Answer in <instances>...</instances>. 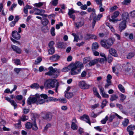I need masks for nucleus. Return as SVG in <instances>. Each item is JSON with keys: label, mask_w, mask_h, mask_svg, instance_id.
<instances>
[{"label": "nucleus", "mask_w": 135, "mask_h": 135, "mask_svg": "<svg viewBox=\"0 0 135 135\" xmlns=\"http://www.w3.org/2000/svg\"><path fill=\"white\" fill-rule=\"evenodd\" d=\"M21 120L23 121H25L28 119V117L25 115H23L21 117Z\"/></svg>", "instance_id": "nucleus-42"}, {"label": "nucleus", "mask_w": 135, "mask_h": 135, "mask_svg": "<svg viewBox=\"0 0 135 135\" xmlns=\"http://www.w3.org/2000/svg\"><path fill=\"white\" fill-rule=\"evenodd\" d=\"M129 123V120L127 118L124 119V120L122 122V125L124 127H126L127 126Z\"/></svg>", "instance_id": "nucleus-32"}, {"label": "nucleus", "mask_w": 135, "mask_h": 135, "mask_svg": "<svg viewBox=\"0 0 135 135\" xmlns=\"http://www.w3.org/2000/svg\"><path fill=\"white\" fill-rule=\"evenodd\" d=\"M113 58L110 55H109L108 56L107 60L108 62L109 63H110L112 61Z\"/></svg>", "instance_id": "nucleus-49"}, {"label": "nucleus", "mask_w": 135, "mask_h": 135, "mask_svg": "<svg viewBox=\"0 0 135 135\" xmlns=\"http://www.w3.org/2000/svg\"><path fill=\"white\" fill-rule=\"evenodd\" d=\"M106 40H102L100 41L101 44L103 47L106 49L107 47L106 45Z\"/></svg>", "instance_id": "nucleus-35"}, {"label": "nucleus", "mask_w": 135, "mask_h": 135, "mask_svg": "<svg viewBox=\"0 0 135 135\" xmlns=\"http://www.w3.org/2000/svg\"><path fill=\"white\" fill-rule=\"evenodd\" d=\"M107 47L106 49H108L114 43V41L111 39H110L108 40H106Z\"/></svg>", "instance_id": "nucleus-15"}, {"label": "nucleus", "mask_w": 135, "mask_h": 135, "mask_svg": "<svg viewBox=\"0 0 135 135\" xmlns=\"http://www.w3.org/2000/svg\"><path fill=\"white\" fill-rule=\"evenodd\" d=\"M111 96L110 100L112 101L116 100L118 98V97L116 94H112L111 95Z\"/></svg>", "instance_id": "nucleus-27"}, {"label": "nucleus", "mask_w": 135, "mask_h": 135, "mask_svg": "<svg viewBox=\"0 0 135 135\" xmlns=\"http://www.w3.org/2000/svg\"><path fill=\"white\" fill-rule=\"evenodd\" d=\"M84 23L83 21H80L75 23L76 26L78 28L81 27L84 25Z\"/></svg>", "instance_id": "nucleus-28"}, {"label": "nucleus", "mask_w": 135, "mask_h": 135, "mask_svg": "<svg viewBox=\"0 0 135 135\" xmlns=\"http://www.w3.org/2000/svg\"><path fill=\"white\" fill-rule=\"evenodd\" d=\"M72 122L71 125V128L74 130H76L78 129V126L76 124L77 121L75 118H74L72 120Z\"/></svg>", "instance_id": "nucleus-12"}, {"label": "nucleus", "mask_w": 135, "mask_h": 135, "mask_svg": "<svg viewBox=\"0 0 135 135\" xmlns=\"http://www.w3.org/2000/svg\"><path fill=\"white\" fill-rule=\"evenodd\" d=\"M99 47L98 44L97 42H95L93 44L92 46V49L93 51H95Z\"/></svg>", "instance_id": "nucleus-23"}, {"label": "nucleus", "mask_w": 135, "mask_h": 135, "mask_svg": "<svg viewBox=\"0 0 135 135\" xmlns=\"http://www.w3.org/2000/svg\"><path fill=\"white\" fill-rule=\"evenodd\" d=\"M73 95L72 93H66L65 94V97L68 99L70 98H71Z\"/></svg>", "instance_id": "nucleus-34"}, {"label": "nucleus", "mask_w": 135, "mask_h": 135, "mask_svg": "<svg viewBox=\"0 0 135 135\" xmlns=\"http://www.w3.org/2000/svg\"><path fill=\"white\" fill-rule=\"evenodd\" d=\"M25 125L26 128L28 129L31 128L32 126V124L29 122L26 123Z\"/></svg>", "instance_id": "nucleus-39"}, {"label": "nucleus", "mask_w": 135, "mask_h": 135, "mask_svg": "<svg viewBox=\"0 0 135 135\" xmlns=\"http://www.w3.org/2000/svg\"><path fill=\"white\" fill-rule=\"evenodd\" d=\"M135 129V126L134 125H131L128 127L127 128V131H132Z\"/></svg>", "instance_id": "nucleus-36"}, {"label": "nucleus", "mask_w": 135, "mask_h": 135, "mask_svg": "<svg viewBox=\"0 0 135 135\" xmlns=\"http://www.w3.org/2000/svg\"><path fill=\"white\" fill-rule=\"evenodd\" d=\"M22 70V69L21 68H15L14 69V71L16 72V73L18 74L19 73L20 71H21Z\"/></svg>", "instance_id": "nucleus-51"}, {"label": "nucleus", "mask_w": 135, "mask_h": 135, "mask_svg": "<svg viewBox=\"0 0 135 135\" xmlns=\"http://www.w3.org/2000/svg\"><path fill=\"white\" fill-rule=\"evenodd\" d=\"M58 0H52L50 4L54 6H56L58 4Z\"/></svg>", "instance_id": "nucleus-30"}, {"label": "nucleus", "mask_w": 135, "mask_h": 135, "mask_svg": "<svg viewBox=\"0 0 135 135\" xmlns=\"http://www.w3.org/2000/svg\"><path fill=\"white\" fill-rule=\"evenodd\" d=\"M57 81L56 79H49L46 80L44 84V86L50 88L51 87L52 88L55 87L57 85Z\"/></svg>", "instance_id": "nucleus-3"}, {"label": "nucleus", "mask_w": 135, "mask_h": 135, "mask_svg": "<svg viewBox=\"0 0 135 135\" xmlns=\"http://www.w3.org/2000/svg\"><path fill=\"white\" fill-rule=\"evenodd\" d=\"M43 118L47 120H50L52 119V114L50 113H47L43 117Z\"/></svg>", "instance_id": "nucleus-16"}, {"label": "nucleus", "mask_w": 135, "mask_h": 135, "mask_svg": "<svg viewBox=\"0 0 135 135\" xmlns=\"http://www.w3.org/2000/svg\"><path fill=\"white\" fill-rule=\"evenodd\" d=\"M119 97H120V100L122 102H123L126 98V96L122 94L119 95Z\"/></svg>", "instance_id": "nucleus-38"}, {"label": "nucleus", "mask_w": 135, "mask_h": 135, "mask_svg": "<svg viewBox=\"0 0 135 135\" xmlns=\"http://www.w3.org/2000/svg\"><path fill=\"white\" fill-rule=\"evenodd\" d=\"M48 69L49 71L45 73V75L51 76L54 78H56L60 74V69L53 68L52 66L50 67Z\"/></svg>", "instance_id": "nucleus-1"}, {"label": "nucleus", "mask_w": 135, "mask_h": 135, "mask_svg": "<svg viewBox=\"0 0 135 135\" xmlns=\"http://www.w3.org/2000/svg\"><path fill=\"white\" fill-rule=\"evenodd\" d=\"M118 8L117 7L115 6L110 8V11L113 12L116 9Z\"/></svg>", "instance_id": "nucleus-62"}, {"label": "nucleus", "mask_w": 135, "mask_h": 135, "mask_svg": "<svg viewBox=\"0 0 135 135\" xmlns=\"http://www.w3.org/2000/svg\"><path fill=\"white\" fill-rule=\"evenodd\" d=\"M94 128L99 132H101L102 129V128H101L99 126L95 127H94Z\"/></svg>", "instance_id": "nucleus-64"}, {"label": "nucleus", "mask_w": 135, "mask_h": 135, "mask_svg": "<svg viewBox=\"0 0 135 135\" xmlns=\"http://www.w3.org/2000/svg\"><path fill=\"white\" fill-rule=\"evenodd\" d=\"M98 63L97 59H95L91 61L88 64L90 66L94 65Z\"/></svg>", "instance_id": "nucleus-26"}, {"label": "nucleus", "mask_w": 135, "mask_h": 135, "mask_svg": "<svg viewBox=\"0 0 135 135\" xmlns=\"http://www.w3.org/2000/svg\"><path fill=\"white\" fill-rule=\"evenodd\" d=\"M12 37L14 38H11V40L14 43H17L18 44H20V43L18 41L15 40V39L17 40H19L21 37L20 35L16 31H12Z\"/></svg>", "instance_id": "nucleus-4"}, {"label": "nucleus", "mask_w": 135, "mask_h": 135, "mask_svg": "<svg viewBox=\"0 0 135 135\" xmlns=\"http://www.w3.org/2000/svg\"><path fill=\"white\" fill-rule=\"evenodd\" d=\"M14 63L16 65H20V59H16L13 60Z\"/></svg>", "instance_id": "nucleus-46"}, {"label": "nucleus", "mask_w": 135, "mask_h": 135, "mask_svg": "<svg viewBox=\"0 0 135 135\" xmlns=\"http://www.w3.org/2000/svg\"><path fill=\"white\" fill-rule=\"evenodd\" d=\"M79 86L81 88L84 89H88L90 86L89 85L87 84L85 81H83L79 82Z\"/></svg>", "instance_id": "nucleus-5"}, {"label": "nucleus", "mask_w": 135, "mask_h": 135, "mask_svg": "<svg viewBox=\"0 0 135 135\" xmlns=\"http://www.w3.org/2000/svg\"><path fill=\"white\" fill-rule=\"evenodd\" d=\"M116 105L117 107L119 108V109L121 110L122 112L124 113V111L123 110V107L122 105L120 104H117Z\"/></svg>", "instance_id": "nucleus-57"}, {"label": "nucleus", "mask_w": 135, "mask_h": 135, "mask_svg": "<svg viewBox=\"0 0 135 135\" xmlns=\"http://www.w3.org/2000/svg\"><path fill=\"white\" fill-rule=\"evenodd\" d=\"M55 30V29L54 27H52L50 30L51 33L53 36H54L55 35V33L54 32Z\"/></svg>", "instance_id": "nucleus-55"}, {"label": "nucleus", "mask_w": 135, "mask_h": 135, "mask_svg": "<svg viewBox=\"0 0 135 135\" xmlns=\"http://www.w3.org/2000/svg\"><path fill=\"white\" fill-rule=\"evenodd\" d=\"M39 86V85L37 83L33 84L30 86V87L32 88H34L36 89H38Z\"/></svg>", "instance_id": "nucleus-33"}, {"label": "nucleus", "mask_w": 135, "mask_h": 135, "mask_svg": "<svg viewBox=\"0 0 135 135\" xmlns=\"http://www.w3.org/2000/svg\"><path fill=\"white\" fill-rule=\"evenodd\" d=\"M75 12V11L74 10L73 8L69 9V12L68 13L69 17L72 18L73 20H74L75 19V15L73 14Z\"/></svg>", "instance_id": "nucleus-6"}, {"label": "nucleus", "mask_w": 135, "mask_h": 135, "mask_svg": "<svg viewBox=\"0 0 135 135\" xmlns=\"http://www.w3.org/2000/svg\"><path fill=\"white\" fill-rule=\"evenodd\" d=\"M90 20H91L93 18V22H92V27L93 28L97 20V15L94 13L91 14L90 16Z\"/></svg>", "instance_id": "nucleus-8"}, {"label": "nucleus", "mask_w": 135, "mask_h": 135, "mask_svg": "<svg viewBox=\"0 0 135 135\" xmlns=\"http://www.w3.org/2000/svg\"><path fill=\"white\" fill-rule=\"evenodd\" d=\"M118 88L122 92L124 93L125 91V89L124 87L121 84H119L118 85Z\"/></svg>", "instance_id": "nucleus-40"}, {"label": "nucleus", "mask_w": 135, "mask_h": 135, "mask_svg": "<svg viewBox=\"0 0 135 135\" xmlns=\"http://www.w3.org/2000/svg\"><path fill=\"white\" fill-rule=\"evenodd\" d=\"M107 83L106 84L105 86V88H108L109 86L112 85L111 81H107Z\"/></svg>", "instance_id": "nucleus-44"}, {"label": "nucleus", "mask_w": 135, "mask_h": 135, "mask_svg": "<svg viewBox=\"0 0 135 135\" xmlns=\"http://www.w3.org/2000/svg\"><path fill=\"white\" fill-rule=\"evenodd\" d=\"M115 115H111L109 117V122H111L115 118Z\"/></svg>", "instance_id": "nucleus-54"}, {"label": "nucleus", "mask_w": 135, "mask_h": 135, "mask_svg": "<svg viewBox=\"0 0 135 135\" xmlns=\"http://www.w3.org/2000/svg\"><path fill=\"white\" fill-rule=\"evenodd\" d=\"M107 81H111L110 80L112 79V76L110 74H108L107 76Z\"/></svg>", "instance_id": "nucleus-63"}, {"label": "nucleus", "mask_w": 135, "mask_h": 135, "mask_svg": "<svg viewBox=\"0 0 135 135\" xmlns=\"http://www.w3.org/2000/svg\"><path fill=\"white\" fill-rule=\"evenodd\" d=\"M126 27V22L125 21H122L119 24V31L122 32L124 30Z\"/></svg>", "instance_id": "nucleus-9"}, {"label": "nucleus", "mask_w": 135, "mask_h": 135, "mask_svg": "<svg viewBox=\"0 0 135 135\" xmlns=\"http://www.w3.org/2000/svg\"><path fill=\"white\" fill-rule=\"evenodd\" d=\"M108 119V117L107 116H106L105 118H104L101 121V123L102 124H105L106 123Z\"/></svg>", "instance_id": "nucleus-48"}, {"label": "nucleus", "mask_w": 135, "mask_h": 135, "mask_svg": "<svg viewBox=\"0 0 135 135\" xmlns=\"http://www.w3.org/2000/svg\"><path fill=\"white\" fill-rule=\"evenodd\" d=\"M131 1V0H124V1L122 3L124 4L127 5L128 3H130Z\"/></svg>", "instance_id": "nucleus-59"}, {"label": "nucleus", "mask_w": 135, "mask_h": 135, "mask_svg": "<svg viewBox=\"0 0 135 135\" xmlns=\"http://www.w3.org/2000/svg\"><path fill=\"white\" fill-rule=\"evenodd\" d=\"M74 66L76 68L78 69L81 70V68L83 67V63L79 61L76 62L75 63L74 65Z\"/></svg>", "instance_id": "nucleus-17"}, {"label": "nucleus", "mask_w": 135, "mask_h": 135, "mask_svg": "<svg viewBox=\"0 0 135 135\" xmlns=\"http://www.w3.org/2000/svg\"><path fill=\"white\" fill-rule=\"evenodd\" d=\"M43 4L42 2H40L38 3H35L34 4V6L37 7H40L42 6Z\"/></svg>", "instance_id": "nucleus-56"}, {"label": "nucleus", "mask_w": 135, "mask_h": 135, "mask_svg": "<svg viewBox=\"0 0 135 135\" xmlns=\"http://www.w3.org/2000/svg\"><path fill=\"white\" fill-rule=\"evenodd\" d=\"M57 48L64 49L65 48V44L63 42H59L57 43Z\"/></svg>", "instance_id": "nucleus-20"}, {"label": "nucleus", "mask_w": 135, "mask_h": 135, "mask_svg": "<svg viewBox=\"0 0 135 135\" xmlns=\"http://www.w3.org/2000/svg\"><path fill=\"white\" fill-rule=\"evenodd\" d=\"M32 128L33 130L34 131H36L38 129V128L36 124V121H35L33 124H32Z\"/></svg>", "instance_id": "nucleus-37"}, {"label": "nucleus", "mask_w": 135, "mask_h": 135, "mask_svg": "<svg viewBox=\"0 0 135 135\" xmlns=\"http://www.w3.org/2000/svg\"><path fill=\"white\" fill-rule=\"evenodd\" d=\"M119 12L118 11H116L114 12L113 13V15H112V19H115L117 18L119 15Z\"/></svg>", "instance_id": "nucleus-31"}, {"label": "nucleus", "mask_w": 135, "mask_h": 135, "mask_svg": "<svg viewBox=\"0 0 135 135\" xmlns=\"http://www.w3.org/2000/svg\"><path fill=\"white\" fill-rule=\"evenodd\" d=\"M134 55V52H131L128 53L127 55V59H131L133 57Z\"/></svg>", "instance_id": "nucleus-25"}, {"label": "nucleus", "mask_w": 135, "mask_h": 135, "mask_svg": "<svg viewBox=\"0 0 135 135\" xmlns=\"http://www.w3.org/2000/svg\"><path fill=\"white\" fill-rule=\"evenodd\" d=\"M33 10L36 12V13H35V15H42L43 14L45 13V12L44 10L39 9L35 8H33Z\"/></svg>", "instance_id": "nucleus-13"}, {"label": "nucleus", "mask_w": 135, "mask_h": 135, "mask_svg": "<svg viewBox=\"0 0 135 135\" xmlns=\"http://www.w3.org/2000/svg\"><path fill=\"white\" fill-rule=\"evenodd\" d=\"M69 70V69L68 67L64 68L61 70V71L63 72H66Z\"/></svg>", "instance_id": "nucleus-60"}, {"label": "nucleus", "mask_w": 135, "mask_h": 135, "mask_svg": "<svg viewBox=\"0 0 135 135\" xmlns=\"http://www.w3.org/2000/svg\"><path fill=\"white\" fill-rule=\"evenodd\" d=\"M35 96L37 97L36 104L37 105L41 104L44 103L45 102V99L47 98V95L44 94L39 95L38 94H36Z\"/></svg>", "instance_id": "nucleus-2"}, {"label": "nucleus", "mask_w": 135, "mask_h": 135, "mask_svg": "<svg viewBox=\"0 0 135 135\" xmlns=\"http://www.w3.org/2000/svg\"><path fill=\"white\" fill-rule=\"evenodd\" d=\"M48 50L49 54L52 55L55 52V49L54 47L50 48Z\"/></svg>", "instance_id": "nucleus-41"}, {"label": "nucleus", "mask_w": 135, "mask_h": 135, "mask_svg": "<svg viewBox=\"0 0 135 135\" xmlns=\"http://www.w3.org/2000/svg\"><path fill=\"white\" fill-rule=\"evenodd\" d=\"M17 5L15 3H13L12 4L11 6V7L9 9V11H11V10L13 11V9L15 8L16 6Z\"/></svg>", "instance_id": "nucleus-61"}, {"label": "nucleus", "mask_w": 135, "mask_h": 135, "mask_svg": "<svg viewBox=\"0 0 135 135\" xmlns=\"http://www.w3.org/2000/svg\"><path fill=\"white\" fill-rule=\"evenodd\" d=\"M128 17L129 14L127 12L123 13L122 15V19L123 20V21H125L126 22Z\"/></svg>", "instance_id": "nucleus-22"}, {"label": "nucleus", "mask_w": 135, "mask_h": 135, "mask_svg": "<svg viewBox=\"0 0 135 135\" xmlns=\"http://www.w3.org/2000/svg\"><path fill=\"white\" fill-rule=\"evenodd\" d=\"M42 60V59L40 57H38L36 60H35V62L36 64H37L40 62Z\"/></svg>", "instance_id": "nucleus-58"}, {"label": "nucleus", "mask_w": 135, "mask_h": 135, "mask_svg": "<svg viewBox=\"0 0 135 135\" xmlns=\"http://www.w3.org/2000/svg\"><path fill=\"white\" fill-rule=\"evenodd\" d=\"M72 35H73L74 37V41H76V42H78L79 39V36L76 35L75 33H72Z\"/></svg>", "instance_id": "nucleus-43"}, {"label": "nucleus", "mask_w": 135, "mask_h": 135, "mask_svg": "<svg viewBox=\"0 0 135 135\" xmlns=\"http://www.w3.org/2000/svg\"><path fill=\"white\" fill-rule=\"evenodd\" d=\"M98 63L99 62L100 63H102L105 60V58H99L97 59Z\"/></svg>", "instance_id": "nucleus-47"}, {"label": "nucleus", "mask_w": 135, "mask_h": 135, "mask_svg": "<svg viewBox=\"0 0 135 135\" xmlns=\"http://www.w3.org/2000/svg\"><path fill=\"white\" fill-rule=\"evenodd\" d=\"M107 103V101L106 99H105L102 101V105L101 106L102 109H103L104 107L106 105Z\"/></svg>", "instance_id": "nucleus-45"}, {"label": "nucleus", "mask_w": 135, "mask_h": 135, "mask_svg": "<svg viewBox=\"0 0 135 135\" xmlns=\"http://www.w3.org/2000/svg\"><path fill=\"white\" fill-rule=\"evenodd\" d=\"M131 65L128 62L127 63L125 66V70L126 71L128 72L130 71L131 68Z\"/></svg>", "instance_id": "nucleus-21"}, {"label": "nucleus", "mask_w": 135, "mask_h": 135, "mask_svg": "<svg viewBox=\"0 0 135 135\" xmlns=\"http://www.w3.org/2000/svg\"><path fill=\"white\" fill-rule=\"evenodd\" d=\"M60 56L57 54H55L52 55L50 57V59L53 61L58 60L60 58Z\"/></svg>", "instance_id": "nucleus-18"}, {"label": "nucleus", "mask_w": 135, "mask_h": 135, "mask_svg": "<svg viewBox=\"0 0 135 135\" xmlns=\"http://www.w3.org/2000/svg\"><path fill=\"white\" fill-rule=\"evenodd\" d=\"M11 47L13 51L17 53L20 54L21 53L22 50L18 46L14 45H12Z\"/></svg>", "instance_id": "nucleus-10"}, {"label": "nucleus", "mask_w": 135, "mask_h": 135, "mask_svg": "<svg viewBox=\"0 0 135 135\" xmlns=\"http://www.w3.org/2000/svg\"><path fill=\"white\" fill-rule=\"evenodd\" d=\"M41 22L43 25L46 26L48 24L49 21L47 19L45 18L43 19L41 21Z\"/></svg>", "instance_id": "nucleus-29"}, {"label": "nucleus", "mask_w": 135, "mask_h": 135, "mask_svg": "<svg viewBox=\"0 0 135 135\" xmlns=\"http://www.w3.org/2000/svg\"><path fill=\"white\" fill-rule=\"evenodd\" d=\"M81 119L82 120H84L86 122L88 123L90 125H91L89 117L86 114H84L80 117Z\"/></svg>", "instance_id": "nucleus-14"}, {"label": "nucleus", "mask_w": 135, "mask_h": 135, "mask_svg": "<svg viewBox=\"0 0 135 135\" xmlns=\"http://www.w3.org/2000/svg\"><path fill=\"white\" fill-rule=\"evenodd\" d=\"M102 1L103 0H95V1L96 2L97 4L100 5V7L102 6Z\"/></svg>", "instance_id": "nucleus-50"}, {"label": "nucleus", "mask_w": 135, "mask_h": 135, "mask_svg": "<svg viewBox=\"0 0 135 135\" xmlns=\"http://www.w3.org/2000/svg\"><path fill=\"white\" fill-rule=\"evenodd\" d=\"M10 103L11 105L14 107V109H15L17 107V104L14 100H12Z\"/></svg>", "instance_id": "nucleus-52"}, {"label": "nucleus", "mask_w": 135, "mask_h": 135, "mask_svg": "<svg viewBox=\"0 0 135 135\" xmlns=\"http://www.w3.org/2000/svg\"><path fill=\"white\" fill-rule=\"evenodd\" d=\"M93 90L94 94L97 97L101 99V97L97 91V89L95 88H94L93 89Z\"/></svg>", "instance_id": "nucleus-24"}, {"label": "nucleus", "mask_w": 135, "mask_h": 135, "mask_svg": "<svg viewBox=\"0 0 135 135\" xmlns=\"http://www.w3.org/2000/svg\"><path fill=\"white\" fill-rule=\"evenodd\" d=\"M109 52L111 55L115 57H117L118 56L117 51L114 49H110L109 50Z\"/></svg>", "instance_id": "nucleus-19"}, {"label": "nucleus", "mask_w": 135, "mask_h": 135, "mask_svg": "<svg viewBox=\"0 0 135 135\" xmlns=\"http://www.w3.org/2000/svg\"><path fill=\"white\" fill-rule=\"evenodd\" d=\"M55 44V42L53 41H50L49 43V47H54L53 46Z\"/></svg>", "instance_id": "nucleus-53"}, {"label": "nucleus", "mask_w": 135, "mask_h": 135, "mask_svg": "<svg viewBox=\"0 0 135 135\" xmlns=\"http://www.w3.org/2000/svg\"><path fill=\"white\" fill-rule=\"evenodd\" d=\"M80 71V69L76 68L73 66L71 69V73L72 75L78 74Z\"/></svg>", "instance_id": "nucleus-11"}, {"label": "nucleus", "mask_w": 135, "mask_h": 135, "mask_svg": "<svg viewBox=\"0 0 135 135\" xmlns=\"http://www.w3.org/2000/svg\"><path fill=\"white\" fill-rule=\"evenodd\" d=\"M37 97H29L27 100V103L29 105H31L32 104H36L37 101Z\"/></svg>", "instance_id": "nucleus-7"}]
</instances>
